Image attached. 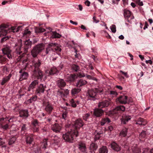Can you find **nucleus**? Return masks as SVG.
<instances>
[{
    "mask_svg": "<svg viewBox=\"0 0 153 153\" xmlns=\"http://www.w3.org/2000/svg\"><path fill=\"white\" fill-rule=\"evenodd\" d=\"M59 72L58 70L55 67H52L50 70L47 71V73L49 75H53L54 74H56Z\"/></svg>",
    "mask_w": 153,
    "mask_h": 153,
    "instance_id": "b1692460",
    "label": "nucleus"
},
{
    "mask_svg": "<svg viewBox=\"0 0 153 153\" xmlns=\"http://www.w3.org/2000/svg\"><path fill=\"white\" fill-rule=\"evenodd\" d=\"M52 130L55 132L59 133L62 128L61 126L58 123H55L51 126Z\"/></svg>",
    "mask_w": 153,
    "mask_h": 153,
    "instance_id": "dca6fc26",
    "label": "nucleus"
},
{
    "mask_svg": "<svg viewBox=\"0 0 153 153\" xmlns=\"http://www.w3.org/2000/svg\"><path fill=\"white\" fill-rule=\"evenodd\" d=\"M67 112L65 111L63 112L62 115V118L65 120H66L67 118Z\"/></svg>",
    "mask_w": 153,
    "mask_h": 153,
    "instance_id": "3c124183",
    "label": "nucleus"
},
{
    "mask_svg": "<svg viewBox=\"0 0 153 153\" xmlns=\"http://www.w3.org/2000/svg\"><path fill=\"white\" fill-rule=\"evenodd\" d=\"M39 129L38 126H33V132H38Z\"/></svg>",
    "mask_w": 153,
    "mask_h": 153,
    "instance_id": "13d9d810",
    "label": "nucleus"
},
{
    "mask_svg": "<svg viewBox=\"0 0 153 153\" xmlns=\"http://www.w3.org/2000/svg\"><path fill=\"white\" fill-rule=\"evenodd\" d=\"M31 44V42L29 39L26 40L25 42L23 47L22 48V40L21 39L18 40L15 44L14 47L16 50V53L18 55H21V57H22L24 55L28 52V49L30 48Z\"/></svg>",
    "mask_w": 153,
    "mask_h": 153,
    "instance_id": "f257e3e1",
    "label": "nucleus"
},
{
    "mask_svg": "<svg viewBox=\"0 0 153 153\" xmlns=\"http://www.w3.org/2000/svg\"><path fill=\"white\" fill-rule=\"evenodd\" d=\"M78 135V132L77 130H73L70 129V130H69L65 134H63L62 138L66 142L73 143L74 137H77Z\"/></svg>",
    "mask_w": 153,
    "mask_h": 153,
    "instance_id": "7ed1b4c3",
    "label": "nucleus"
},
{
    "mask_svg": "<svg viewBox=\"0 0 153 153\" xmlns=\"http://www.w3.org/2000/svg\"><path fill=\"white\" fill-rule=\"evenodd\" d=\"M97 148V146L96 144L92 143L91 145L90 146V149L93 151L96 150Z\"/></svg>",
    "mask_w": 153,
    "mask_h": 153,
    "instance_id": "c03bdc74",
    "label": "nucleus"
},
{
    "mask_svg": "<svg viewBox=\"0 0 153 153\" xmlns=\"http://www.w3.org/2000/svg\"><path fill=\"white\" fill-rule=\"evenodd\" d=\"M31 32L30 31H28L27 29H25L24 32L23 33L24 35H30V34Z\"/></svg>",
    "mask_w": 153,
    "mask_h": 153,
    "instance_id": "4d7b16f0",
    "label": "nucleus"
},
{
    "mask_svg": "<svg viewBox=\"0 0 153 153\" xmlns=\"http://www.w3.org/2000/svg\"><path fill=\"white\" fill-rule=\"evenodd\" d=\"M11 76L12 75L11 74H10L8 76L4 77L1 83V85H4L5 83L8 82L11 77Z\"/></svg>",
    "mask_w": 153,
    "mask_h": 153,
    "instance_id": "a878e982",
    "label": "nucleus"
},
{
    "mask_svg": "<svg viewBox=\"0 0 153 153\" xmlns=\"http://www.w3.org/2000/svg\"><path fill=\"white\" fill-rule=\"evenodd\" d=\"M146 63H149L150 65H152V61L151 60H146Z\"/></svg>",
    "mask_w": 153,
    "mask_h": 153,
    "instance_id": "774afa93",
    "label": "nucleus"
},
{
    "mask_svg": "<svg viewBox=\"0 0 153 153\" xmlns=\"http://www.w3.org/2000/svg\"><path fill=\"white\" fill-rule=\"evenodd\" d=\"M110 104L109 101L105 100L100 102L98 104V107L100 108H102L108 107Z\"/></svg>",
    "mask_w": 153,
    "mask_h": 153,
    "instance_id": "4be33fe9",
    "label": "nucleus"
},
{
    "mask_svg": "<svg viewBox=\"0 0 153 153\" xmlns=\"http://www.w3.org/2000/svg\"><path fill=\"white\" fill-rule=\"evenodd\" d=\"M55 138L54 139L55 143H57L59 141V139L58 137L55 136Z\"/></svg>",
    "mask_w": 153,
    "mask_h": 153,
    "instance_id": "338daca9",
    "label": "nucleus"
},
{
    "mask_svg": "<svg viewBox=\"0 0 153 153\" xmlns=\"http://www.w3.org/2000/svg\"><path fill=\"white\" fill-rule=\"evenodd\" d=\"M16 140V137H13L10 138L8 142V144L9 145H11L14 143Z\"/></svg>",
    "mask_w": 153,
    "mask_h": 153,
    "instance_id": "79ce46f5",
    "label": "nucleus"
},
{
    "mask_svg": "<svg viewBox=\"0 0 153 153\" xmlns=\"http://www.w3.org/2000/svg\"><path fill=\"white\" fill-rule=\"evenodd\" d=\"M8 39V36H5L2 38L1 39V42H3L4 41H6L7 39Z\"/></svg>",
    "mask_w": 153,
    "mask_h": 153,
    "instance_id": "69168bd1",
    "label": "nucleus"
},
{
    "mask_svg": "<svg viewBox=\"0 0 153 153\" xmlns=\"http://www.w3.org/2000/svg\"><path fill=\"white\" fill-rule=\"evenodd\" d=\"M136 2L140 6H142L143 5V2L141 1L140 0H136Z\"/></svg>",
    "mask_w": 153,
    "mask_h": 153,
    "instance_id": "052dcab7",
    "label": "nucleus"
},
{
    "mask_svg": "<svg viewBox=\"0 0 153 153\" xmlns=\"http://www.w3.org/2000/svg\"><path fill=\"white\" fill-rule=\"evenodd\" d=\"M7 118L2 117L0 118V124L3 125L6 123Z\"/></svg>",
    "mask_w": 153,
    "mask_h": 153,
    "instance_id": "de8ad7c7",
    "label": "nucleus"
},
{
    "mask_svg": "<svg viewBox=\"0 0 153 153\" xmlns=\"http://www.w3.org/2000/svg\"><path fill=\"white\" fill-rule=\"evenodd\" d=\"M72 70L75 71H77L79 70L80 68L79 66L76 64H73L71 66Z\"/></svg>",
    "mask_w": 153,
    "mask_h": 153,
    "instance_id": "ea45409f",
    "label": "nucleus"
},
{
    "mask_svg": "<svg viewBox=\"0 0 153 153\" xmlns=\"http://www.w3.org/2000/svg\"><path fill=\"white\" fill-rule=\"evenodd\" d=\"M48 145L47 140L45 139L43 140V142L41 145V148L42 149H46Z\"/></svg>",
    "mask_w": 153,
    "mask_h": 153,
    "instance_id": "58836bf2",
    "label": "nucleus"
},
{
    "mask_svg": "<svg viewBox=\"0 0 153 153\" xmlns=\"http://www.w3.org/2000/svg\"><path fill=\"white\" fill-rule=\"evenodd\" d=\"M87 83L88 82L86 80L81 79L77 82L76 86L80 88L86 85Z\"/></svg>",
    "mask_w": 153,
    "mask_h": 153,
    "instance_id": "393cba45",
    "label": "nucleus"
},
{
    "mask_svg": "<svg viewBox=\"0 0 153 153\" xmlns=\"http://www.w3.org/2000/svg\"><path fill=\"white\" fill-rule=\"evenodd\" d=\"M131 150L133 153H140L141 152L140 149L137 147H132Z\"/></svg>",
    "mask_w": 153,
    "mask_h": 153,
    "instance_id": "37998d69",
    "label": "nucleus"
},
{
    "mask_svg": "<svg viewBox=\"0 0 153 153\" xmlns=\"http://www.w3.org/2000/svg\"><path fill=\"white\" fill-rule=\"evenodd\" d=\"M45 30L44 29L41 27H36L35 28V32L36 33H39L43 32L45 31Z\"/></svg>",
    "mask_w": 153,
    "mask_h": 153,
    "instance_id": "a19ab883",
    "label": "nucleus"
},
{
    "mask_svg": "<svg viewBox=\"0 0 153 153\" xmlns=\"http://www.w3.org/2000/svg\"><path fill=\"white\" fill-rule=\"evenodd\" d=\"M123 14L125 19L128 22L131 23L132 20L134 19V17L131 12L129 10H124Z\"/></svg>",
    "mask_w": 153,
    "mask_h": 153,
    "instance_id": "1a4fd4ad",
    "label": "nucleus"
},
{
    "mask_svg": "<svg viewBox=\"0 0 153 153\" xmlns=\"http://www.w3.org/2000/svg\"><path fill=\"white\" fill-rule=\"evenodd\" d=\"M64 93L65 95V97H66L69 94V90L68 89H65L64 90Z\"/></svg>",
    "mask_w": 153,
    "mask_h": 153,
    "instance_id": "680f3d73",
    "label": "nucleus"
},
{
    "mask_svg": "<svg viewBox=\"0 0 153 153\" xmlns=\"http://www.w3.org/2000/svg\"><path fill=\"white\" fill-rule=\"evenodd\" d=\"M2 53L4 55L7 56V57L10 59H12V56L11 54L12 50L9 46L7 45L2 49Z\"/></svg>",
    "mask_w": 153,
    "mask_h": 153,
    "instance_id": "9d476101",
    "label": "nucleus"
},
{
    "mask_svg": "<svg viewBox=\"0 0 153 153\" xmlns=\"http://www.w3.org/2000/svg\"><path fill=\"white\" fill-rule=\"evenodd\" d=\"M146 136V132L144 131H142L140 134V136H141L143 137H144Z\"/></svg>",
    "mask_w": 153,
    "mask_h": 153,
    "instance_id": "e2e57ef3",
    "label": "nucleus"
},
{
    "mask_svg": "<svg viewBox=\"0 0 153 153\" xmlns=\"http://www.w3.org/2000/svg\"><path fill=\"white\" fill-rule=\"evenodd\" d=\"M19 116L24 118H27L28 116V112L27 110H22L19 112Z\"/></svg>",
    "mask_w": 153,
    "mask_h": 153,
    "instance_id": "5701e85b",
    "label": "nucleus"
},
{
    "mask_svg": "<svg viewBox=\"0 0 153 153\" xmlns=\"http://www.w3.org/2000/svg\"><path fill=\"white\" fill-rule=\"evenodd\" d=\"M57 94L58 96H59L62 98L65 97L64 93L62 91L58 90L57 92Z\"/></svg>",
    "mask_w": 153,
    "mask_h": 153,
    "instance_id": "09e8293b",
    "label": "nucleus"
},
{
    "mask_svg": "<svg viewBox=\"0 0 153 153\" xmlns=\"http://www.w3.org/2000/svg\"><path fill=\"white\" fill-rule=\"evenodd\" d=\"M43 105L45 107V110L49 114H50L53 109V105L49 101L45 100L43 102Z\"/></svg>",
    "mask_w": 153,
    "mask_h": 153,
    "instance_id": "6e6552de",
    "label": "nucleus"
},
{
    "mask_svg": "<svg viewBox=\"0 0 153 153\" xmlns=\"http://www.w3.org/2000/svg\"><path fill=\"white\" fill-rule=\"evenodd\" d=\"M32 64L34 67L33 71L32 77L34 79L37 78L38 79H41L43 76V72L39 69V67L41 64L40 61L38 59L36 61L33 60L32 61Z\"/></svg>",
    "mask_w": 153,
    "mask_h": 153,
    "instance_id": "f03ea898",
    "label": "nucleus"
},
{
    "mask_svg": "<svg viewBox=\"0 0 153 153\" xmlns=\"http://www.w3.org/2000/svg\"><path fill=\"white\" fill-rule=\"evenodd\" d=\"M102 89L101 88H95L94 89L90 90L88 93V95L89 100H94L97 93H101Z\"/></svg>",
    "mask_w": 153,
    "mask_h": 153,
    "instance_id": "0eeeda50",
    "label": "nucleus"
},
{
    "mask_svg": "<svg viewBox=\"0 0 153 153\" xmlns=\"http://www.w3.org/2000/svg\"><path fill=\"white\" fill-rule=\"evenodd\" d=\"M45 45L43 43L39 44L35 46L31 51V55L34 57L38 55L44 49Z\"/></svg>",
    "mask_w": 153,
    "mask_h": 153,
    "instance_id": "423d86ee",
    "label": "nucleus"
},
{
    "mask_svg": "<svg viewBox=\"0 0 153 153\" xmlns=\"http://www.w3.org/2000/svg\"><path fill=\"white\" fill-rule=\"evenodd\" d=\"M111 145V148L114 151L118 152L120 150V146L115 142L112 143Z\"/></svg>",
    "mask_w": 153,
    "mask_h": 153,
    "instance_id": "bb28decb",
    "label": "nucleus"
},
{
    "mask_svg": "<svg viewBox=\"0 0 153 153\" xmlns=\"http://www.w3.org/2000/svg\"><path fill=\"white\" fill-rule=\"evenodd\" d=\"M81 91V89L79 88H72L71 91L72 96H75L77 94Z\"/></svg>",
    "mask_w": 153,
    "mask_h": 153,
    "instance_id": "c85d7f7f",
    "label": "nucleus"
},
{
    "mask_svg": "<svg viewBox=\"0 0 153 153\" xmlns=\"http://www.w3.org/2000/svg\"><path fill=\"white\" fill-rule=\"evenodd\" d=\"M108 94L112 97H114L118 95V94L116 91H108Z\"/></svg>",
    "mask_w": 153,
    "mask_h": 153,
    "instance_id": "49530a36",
    "label": "nucleus"
},
{
    "mask_svg": "<svg viewBox=\"0 0 153 153\" xmlns=\"http://www.w3.org/2000/svg\"><path fill=\"white\" fill-rule=\"evenodd\" d=\"M128 97L125 95H121L117 98L116 100L117 103H119L121 104H126L127 103V101Z\"/></svg>",
    "mask_w": 153,
    "mask_h": 153,
    "instance_id": "f8f14e48",
    "label": "nucleus"
},
{
    "mask_svg": "<svg viewBox=\"0 0 153 153\" xmlns=\"http://www.w3.org/2000/svg\"><path fill=\"white\" fill-rule=\"evenodd\" d=\"M8 27V25L4 24H2L0 26V36H1L6 35V34L10 31L13 33L18 32L19 30L21 27H18L17 28L16 27H11L10 29H6Z\"/></svg>",
    "mask_w": 153,
    "mask_h": 153,
    "instance_id": "39448f33",
    "label": "nucleus"
},
{
    "mask_svg": "<svg viewBox=\"0 0 153 153\" xmlns=\"http://www.w3.org/2000/svg\"><path fill=\"white\" fill-rule=\"evenodd\" d=\"M40 123L36 119H34L32 122V124L33 126H39Z\"/></svg>",
    "mask_w": 153,
    "mask_h": 153,
    "instance_id": "e433bc0d",
    "label": "nucleus"
},
{
    "mask_svg": "<svg viewBox=\"0 0 153 153\" xmlns=\"http://www.w3.org/2000/svg\"><path fill=\"white\" fill-rule=\"evenodd\" d=\"M46 88V85H44L42 84H40L38 86L36 91V93L37 94L41 93H43Z\"/></svg>",
    "mask_w": 153,
    "mask_h": 153,
    "instance_id": "4468645a",
    "label": "nucleus"
},
{
    "mask_svg": "<svg viewBox=\"0 0 153 153\" xmlns=\"http://www.w3.org/2000/svg\"><path fill=\"white\" fill-rule=\"evenodd\" d=\"M100 133H98L95 136L94 139L95 141L97 140H99L101 136H100Z\"/></svg>",
    "mask_w": 153,
    "mask_h": 153,
    "instance_id": "5fc2aeb1",
    "label": "nucleus"
},
{
    "mask_svg": "<svg viewBox=\"0 0 153 153\" xmlns=\"http://www.w3.org/2000/svg\"><path fill=\"white\" fill-rule=\"evenodd\" d=\"M57 86L61 89H62L66 85V83L63 79H60L56 82Z\"/></svg>",
    "mask_w": 153,
    "mask_h": 153,
    "instance_id": "412c9836",
    "label": "nucleus"
},
{
    "mask_svg": "<svg viewBox=\"0 0 153 153\" xmlns=\"http://www.w3.org/2000/svg\"><path fill=\"white\" fill-rule=\"evenodd\" d=\"M110 120L108 117L104 118H102L100 122V125L102 126L104 125L105 123H108L111 122Z\"/></svg>",
    "mask_w": 153,
    "mask_h": 153,
    "instance_id": "7c9ffc66",
    "label": "nucleus"
},
{
    "mask_svg": "<svg viewBox=\"0 0 153 153\" xmlns=\"http://www.w3.org/2000/svg\"><path fill=\"white\" fill-rule=\"evenodd\" d=\"M61 36L60 34L57 33L56 32H52V33L51 37L52 38H59L61 37Z\"/></svg>",
    "mask_w": 153,
    "mask_h": 153,
    "instance_id": "c9c22d12",
    "label": "nucleus"
},
{
    "mask_svg": "<svg viewBox=\"0 0 153 153\" xmlns=\"http://www.w3.org/2000/svg\"><path fill=\"white\" fill-rule=\"evenodd\" d=\"M108 150L105 146H102L99 149V153H108Z\"/></svg>",
    "mask_w": 153,
    "mask_h": 153,
    "instance_id": "72a5a7b5",
    "label": "nucleus"
},
{
    "mask_svg": "<svg viewBox=\"0 0 153 153\" xmlns=\"http://www.w3.org/2000/svg\"><path fill=\"white\" fill-rule=\"evenodd\" d=\"M104 114V111L101 108H96L94 111V115L97 117H100Z\"/></svg>",
    "mask_w": 153,
    "mask_h": 153,
    "instance_id": "6ab92c4d",
    "label": "nucleus"
},
{
    "mask_svg": "<svg viewBox=\"0 0 153 153\" xmlns=\"http://www.w3.org/2000/svg\"><path fill=\"white\" fill-rule=\"evenodd\" d=\"M84 125V123L81 119H78L76 120L74 122L75 129H72L73 130H77L78 132L79 129Z\"/></svg>",
    "mask_w": 153,
    "mask_h": 153,
    "instance_id": "ddd939ff",
    "label": "nucleus"
},
{
    "mask_svg": "<svg viewBox=\"0 0 153 153\" xmlns=\"http://www.w3.org/2000/svg\"><path fill=\"white\" fill-rule=\"evenodd\" d=\"M128 128H125L123 129L120 133L121 136L125 137L126 136L128 131Z\"/></svg>",
    "mask_w": 153,
    "mask_h": 153,
    "instance_id": "f704fd0d",
    "label": "nucleus"
},
{
    "mask_svg": "<svg viewBox=\"0 0 153 153\" xmlns=\"http://www.w3.org/2000/svg\"><path fill=\"white\" fill-rule=\"evenodd\" d=\"M25 69H22L19 71V80L20 81L27 79L29 76L28 73L25 71Z\"/></svg>",
    "mask_w": 153,
    "mask_h": 153,
    "instance_id": "9b49d317",
    "label": "nucleus"
},
{
    "mask_svg": "<svg viewBox=\"0 0 153 153\" xmlns=\"http://www.w3.org/2000/svg\"><path fill=\"white\" fill-rule=\"evenodd\" d=\"M70 102L72 107H76V104L75 103L74 100L73 99H72L71 100Z\"/></svg>",
    "mask_w": 153,
    "mask_h": 153,
    "instance_id": "6e6d98bb",
    "label": "nucleus"
},
{
    "mask_svg": "<svg viewBox=\"0 0 153 153\" xmlns=\"http://www.w3.org/2000/svg\"><path fill=\"white\" fill-rule=\"evenodd\" d=\"M38 83V81L37 80H34L29 85L27 91H30L31 90H33Z\"/></svg>",
    "mask_w": 153,
    "mask_h": 153,
    "instance_id": "aec40b11",
    "label": "nucleus"
},
{
    "mask_svg": "<svg viewBox=\"0 0 153 153\" xmlns=\"http://www.w3.org/2000/svg\"><path fill=\"white\" fill-rule=\"evenodd\" d=\"M125 109V107L123 105H120L116 107L113 109L112 112V114H116L118 113V112L122 111H124Z\"/></svg>",
    "mask_w": 153,
    "mask_h": 153,
    "instance_id": "f3484780",
    "label": "nucleus"
},
{
    "mask_svg": "<svg viewBox=\"0 0 153 153\" xmlns=\"http://www.w3.org/2000/svg\"><path fill=\"white\" fill-rule=\"evenodd\" d=\"M60 47L61 46L60 45L57 43H50L48 44L47 47L46 48L45 52V54H43V53L42 55L45 56L46 55L50 53L52 51L56 52V53H59L61 51Z\"/></svg>",
    "mask_w": 153,
    "mask_h": 153,
    "instance_id": "20e7f679",
    "label": "nucleus"
},
{
    "mask_svg": "<svg viewBox=\"0 0 153 153\" xmlns=\"http://www.w3.org/2000/svg\"><path fill=\"white\" fill-rule=\"evenodd\" d=\"M7 60V59L3 56L0 55V63L2 64L3 63L6 62Z\"/></svg>",
    "mask_w": 153,
    "mask_h": 153,
    "instance_id": "a18cd8bd",
    "label": "nucleus"
},
{
    "mask_svg": "<svg viewBox=\"0 0 153 153\" xmlns=\"http://www.w3.org/2000/svg\"><path fill=\"white\" fill-rule=\"evenodd\" d=\"M26 125L25 124H22V125L21 126V131L25 132L26 130Z\"/></svg>",
    "mask_w": 153,
    "mask_h": 153,
    "instance_id": "603ef678",
    "label": "nucleus"
},
{
    "mask_svg": "<svg viewBox=\"0 0 153 153\" xmlns=\"http://www.w3.org/2000/svg\"><path fill=\"white\" fill-rule=\"evenodd\" d=\"M131 117L130 116L126 114H123L121 119V123L126 124L129 120H130Z\"/></svg>",
    "mask_w": 153,
    "mask_h": 153,
    "instance_id": "a211bd4d",
    "label": "nucleus"
},
{
    "mask_svg": "<svg viewBox=\"0 0 153 153\" xmlns=\"http://www.w3.org/2000/svg\"><path fill=\"white\" fill-rule=\"evenodd\" d=\"M33 134H30L27 136L26 138V141L27 144H31L33 140Z\"/></svg>",
    "mask_w": 153,
    "mask_h": 153,
    "instance_id": "cd10ccee",
    "label": "nucleus"
},
{
    "mask_svg": "<svg viewBox=\"0 0 153 153\" xmlns=\"http://www.w3.org/2000/svg\"><path fill=\"white\" fill-rule=\"evenodd\" d=\"M77 77L75 74H71L68 77V81L71 82H74L76 79Z\"/></svg>",
    "mask_w": 153,
    "mask_h": 153,
    "instance_id": "2f4dec72",
    "label": "nucleus"
},
{
    "mask_svg": "<svg viewBox=\"0 0 153 153\" xmlns=\"http://www.w3.org/2000/svg\"><path fill=\"white\" fill-rule=\"evenodd\" d=\"M120 72L122 74H123L127 78H128L129 77V76L128 75L127 72H125L121 70H120Z\"/></svg>",
    "mask_w": 153,
    "mask_h": 153,
    "instance_id": "bf43d9fd",
    "label": "nucleus"
},
{
    "mask_svg": "<svg viewBox=\"0 0 153 153\" xmlns=\"http://www.w3.org/2000/svg\"><path fill=\"white\" fill-rule=\"evenodd\" d=\"M9 126L8 123H6L5 125L0 124V128H2L4 131L7 130L9 128Z\"/></svg>",
    "mask_w": 153,
    "mask_h": 153,
    "instance_id": "4c0bfd02",
    "label": "nucleus"
},
{
    "mask_svg": "<svg viewBox=\"0 0 153 153\" xmlns=\"http://www.w3.org/2000/svg\"><path fill=\"white\" fill-rule=\"evenodd\" d=\"M37 96L36 95L33 96L30 99L27 100V103L29 104L32 103L33 102L36 101L37 99Z\"/></svg>",
    "mask_w": 153,
    "mask_h": 153,
    "instance_id": "473e14b6",
    "label": "nucleus"
},
{
    "mask_svg": "<svg viewBox=\"0 0 153 153\" xmlns=\"http://www.w3.org/2000/svg\"><path fill=\"white\" fill-rule=\"evenodd\" d=\"M136 121V124L140 125H145L147 123L146 122L143 118H139Z\"/></svg>",
    "mask_w": 153,
    "mask_h": 153,
    "instance_id": "c756f323",
    "label": "nucleus"
},
{
    "mask_svg": "<svg viewBox=\"0 0 153 153\" xmlns=\"http://www.w3.org/2000/svg\"><path fill=\"white\" fill-rule=\"evenodd\" d=\"M111 31L113 33H115L116 32V27L115 25H112L111 27Z\"/></svg>",
    "mask_w": 153,
    "mask_h": 153,
    "instance_id": "864d4df0",
    "label": "nucleus"
},
{
    "mask_svg": "<svg viewBox=\"0 0 153 153\" xmlns=\"http://www.w3.org/2000/svg\"><path fill=\"white\" fill-rule=\"evenodd\" d=\"M78 147L79 150L82 152H85L86 150V147L85 143L82 141L79 142L78 145Z\"/></svg>",
    "mask_w": 153,
    "mask_h": 153,
    "instance_id": "2eb2a0df",
    "label": "nucleus"
},
{
    "mask_svg": "<svg viewBox=\"0 0 153 153\" xmlns=\"http://www.w3.org/2000/svg\"><path fill=\"white\" fill-rule=\"evenodd\" d=\"M90 116V113H88L86 114L83 116V119L87 121V120L88 119L89 117Z\"/></svg>",
    "mask_w": 153,
    "mask_h": 153,
    "instance_id": "8fccbe9b",
    "label": "nucleus"
},
{
    "mask_svg": "<svg viewBox=\"0 0 153 153\" xmlns=\"http://www.w3.org/2000/svg\"><path fill=\"white\" fill-rule=\"evenodd\" d=\"M78 76L79 77H82L85 76V75L84 74L82 73H80L78 74Z\"/></svg>",
    "mask_w": 153,
    "mask_h": 153,
    "instance_id": "0e129e2a",
    "label": "nucleus"
}]
</instances>
